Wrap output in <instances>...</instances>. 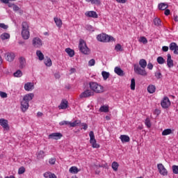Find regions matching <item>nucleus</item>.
I'll return each instance as SVG.
<instances>
[{
	"label": "nucleus",
	"instance_id": "f257e3e1",
	"mask_svg": "<svg viewBox=\"0 0 178 178\" xmlns=\"http://www.w3.org/2000/svg\"><path fill=\"white\" fill-rule=\"evenodd\" d=\"M34 98V93H29L24 96L22 100L21 101V109L22 112H26L29 109V102Z\"/></svg>",
	"mask_w": 178,
	"mask_h": 178
},
{
	"label": "nucleus",
	"instance_id": "f03ea898",
	"mask_svg": "<svg viewBox=\"0 0 178 178\" xmlns=\"http://www.w3.org/2000/svg\"><path fill=\"white\" fill-rule=\"evenodd\" d=\"M89 88L90 91H92V92H95L96 94L104 92V86L97 82H89Z\"/></svg>",
	"mask_w": 178,
	"mask_h": 178
},
{
	"label": "nucleus",
	"instance_id": "7ed1b4c3",
	"mask_svg": "<svg viewBox=\"0 0 178 178\" xmlns=\"http://www.w3.org/2000/svg\"><path fill=\"white\" fill-rule=\"evenodd\" d=\"M97 40L100 42H111L113 41H115L113 36L108 35L106 33H101L97 35Z\"/></svg>",
	"mask_w": 178,
	"mask_h": 178
},
{
	"label": "nucleus",
	"instance_id": "20e7f679",
	"mask_svg": "<svg viewBox=\"0 0 178 178\" xmlns=\"http://www.w3.org/2000/svg\"><path fill=\"white\" fill-rule=\"evenodd\" d=\"M22 37L24 40H29L30 38V31H29V24L27 22H23L22 24Z\"/></svg>",
	"mask_w": 178,
	"mask_h": 178
},
{
	"label": "nucleus",
	"instance_id": "39448f33",
	"mask_svg": "<svg viewBox=\"0 0 178 178\" xmlns=\"http://www.w3.org/2000/svg\"><path fill=\"white\" fill-rule=\"evenodd\" d=\"M79 49L81 54L83 55H89L90 54V49L87 47V44L84 40H81L79 41Z\"/></svg>",
	"mask_w": 178,
	"mask_h": 178
},
{
	"label": "nucleus",
	"instance_id": "423d86ee",
	"mask_svg": "<svg viewBox=\"0 0 178 178\" xmlns=\"http://www.w3.org/2000/svg\"><path fill=\"white\" fill-rule=\"evenodd\" d=\"M134 70L135 73H136V74H139L140 76H143V77H145V76H147L148 74L145 69L140 67V65L137 64L134 65Z\"/></svg>",
	"mask_w": 178,
	"mask_h": 178
},
{
	"label": "nucleus",
	"instance_id": "0eeeda50",
	"mask_svg": "<svg viewBox=\"0 0 178 178\" xmlns=\"http://www.w3.org/2000/svg\"><path fill=\"white\" fill-rule=\"evenodd\" d=\"M80 123H81V121L80 120H75L73 122L64 120V121H61L59 123V124L60 126H67V124H69L70 127H76V126H79Z\"/></svg>",
	"mask_w": 178,
	"mask_h": 178
},
{
	"label": "nucleus",
	"instance_id": "6e6552de",
	"mask_svg": "<svg viewBox=\"0 0 178 178\" xmlns=\"http://www.w3.org/2000/svg\"><path fill=\"white\" fill-rule=\"evenodd\" d=\"M90 143L92 144V148H99V145L97 143V140H95V136L94 135V131H90L89 133Z\"/></svg>",
	"mask_w": 178,
	"mask_h": 178
},
{
	"label": "nucleus",
	"instance_id": "1a4fd4ad",
	"mask_svg": "<svg viewBox=\"0 0 178 178\" xmlns=\"http://www.w3.org/2000/svg\"><path fill=\"white\" fill-rule=\"evenodd\" d=\"M94 95V92H92L91 90L88 89L83 91L81 95H79V98H90V97H92Z\"/></svg>",
	"mask_w": 178,
	"mask_h": 178
},
{
	"label": "nucleus",
	"instance_id": "9d476101",
	"mask_svg": "<svg viewBox=\"0 0 178 178\" xmlns=\"http://www.w3.org/2000/svg\"><path fill=\"white\" fill-rule=\"evenodd\" d=\"M157 169L161 176H168V170L165 168V166L162 163L157 164Z\"/></svg>",
	"mask_w": 178,
	"mask_h": 178
},
{
	"label": "nucleus",
	"instance_id": "9b49d317",
	"mask_svg": "<svg viewBox=\"0 0 178 178\" xmlns=\"http://www.w3.org/2000/svg\"><path fill=\"white\" fill-rule=\"evenodd\" d=\"M62 137H63V135L61 133L55 132L49 134L48 138L49 140H60Z\"/></svg>",
	"mask_w": 178,
	"mask_h": 178
},
{
	"label": "nucleus",
	"instance_id": "f8f14e48",
	"mask_svg": "<svg viewBox=\"0 0 178 178\" xmlns=\"http://www.w3.org/2000/svg\"><path fill=\"white\" fill-rule=\"evenodd\" d=\"M161 105L163 109H168L170 106V100L169 97H165L161 102Z\"/></svg>",
	"mask_w": 178,
	"mask_h": 178
},
{
	"label": "nucleus",
	"instance_id": "ddd939ff",
	"mask_svg": "<svg viewBox=\"0 0 178 178\" xmlns=\"http://www.w3.org/2000/svg\"><path fill=\"white\" fill-rule=\"evenodd\" d=\"M0 125L4 129V130H10L9 122L3 118L0 119Z\"/></svg>",
	"mask_w": 178,
	"mask_h": 178
},
{
	"label": "nucleus",
	"instance_id": "4468645a",
	"mask_svg": "<svg viewBox=\"0 0 178 178\" xmlns=\"http://www.w3.org/2000/svg\"><path fill=\"white\" fill-rule=\"evenodd\" d=\"M170 51H173L175 55H178V45L176 42H171L169 45Z\"/></svg>",
	"mask_w": 178,
	"mask_h": 178
},
{
	"label": "nucleus",
	"instance_id": "2eb2a0df",
	"mask_svg": "<svg viewBox=\"0 0 178 178\" xmlns=\"http://www.w3.org/2000/svg\"><path fill=\"white\" fill-rule=\"evenodd\" d=\"M33 45L35 48H40L42 45V40L40 38H35L33 39Z\"/></svg>",
	"mask_w": 178,
	"mask_h": 178
},
{
	"label": "nucleus",
	"instance_id": "dca6fc26",
	"mask_svg": "<svg viewBox=\"0 0 178 178\" xmlns=\"http://www.w3.org/2000/svg\"><path fill=\"white\" fill-rule=\"evenodd\" d=\"M19 69H24V67H26V65H27V62L26 61V58L23 56L19 57Z\"/></svg>",
	"mask_w": 178,
	"mask_h": 178
},
{
	"label": "nucleus",
	"instance_id": "f3484780",
	"mask_svg": "<svg viewBox=\"0 0 178 178\" xmlns=\"http://www.w3.org/2000/svg\"><path fill=\"white\" fill-rule=\"evenodd\" d=\"M87 17H92L93 19H98V14L95 11H87L85 13Z\"/></svg>",
	"mask_w": 178,
	"mask_h": 178
},
{
	"label": "nucleus",
	"instance_id": "a211bd4d",
	"mask_svg": "<svg viewBox=\"0 0 178 178\" xmlns=\"http://www.w3.org/2000/svg\"><path fill=\"white\" fill-rule=\"evenodd\" d=\"M69 102L66 99H63L60 104L58 106L59 109H67Z\"/></svg>",
	"mask_w": 178,
	"mask_h": 178
},
{
	"label": "nucleus",
	"instance_id": "6ab92c4d",
	"mask_svg": "<svg viewBox=\"0 0 178 178\" xmlns=\"http://www.w3.org/2000/svg\"><path fill=\"white\" fill-rule=\"evenodd\" d=\"M167 66L168 67H173L175 66V64L173 63V60H172V56L170 54H168L167 55Z\"/></svg>",
	"mask_w": 178,
	"mask_h": 178
},
{
	"label": "nucleus",
	"instance_id": "aec40b11",
	"mask_svg": "<svg viewBox=\"0 0 178 178\" xmlns=\"http://www.w3.org/2000/svg\"><path fill=\"white\" fill-rule=\"evenodd\" d=\"M24 90L26 91H31V90H34V83L31 82H28L25 83Z\"/></svg>",
	"mask_w": 178,
	"mask_h": 178
},
{
	"label": "nucleus",
	"instance_id": "412c9836",
	"mask_svg": "<svg viewBox=\"0 0 178 178\" xmlns=\"http://www.w3.org/2000/svg\"><path fill=\"white\" fill-rule=\"evenodd\" d=\"M114 72L118 76H124V72H123L122 69L119 67H115L114 69Z\"/></svg>",
	"mask_w": 178,
	"mask_h": 178
},
{
	"label": "nucleus",
	"instance_id": "4be33fe9",
	"mask_svg": "<svg viewBox=\"0 0 178 178\" xmlns=\"http://www.w3.org/2000/svg\"><path fill=\"white\" fill-rule=\"evenodd\" d=\"M15 56L14 53H8L6 59L8 62H13V60H15Z\"/></svg>",
	"mask_w": 178,
	"mask_h": 178
},
{
	"label": "nucleus",
	"instance_id": "5701e85b",
	"mask_svg": "<svg viewBox=\"0 0 178 178\" xmlns=\"http://www.w3.org/2000/svg\"><path fill=\"white\" fill-rule=\"evenodd\" d=\"M120 138L122 143H129V141H130V137L127 135H121Z\"/></svg>",
	"mask_w": 178,
	"mask_h": 178
},
{
	"label": "nucleus",
	"instance_id": "b1692460",
	"mask_svg": "<svg viewBox=\"0 0 178 178\" xmlns=\"http://www.w3.org/2000/svg\"><path fill=\"white\" fill-rule=\"evenodd\" d=\"M153 22L154 26H156V27H161V26H162V21L158 17L154 18Z\"/></svg>",
	"mask_w": 178,
	"mask_h": 178
},
{
	"label": "nucleus",
	"instance_id": "393cba45",
	"mask_svg": "<svg viewBox=\"0 0 178 178\" xmlns=\"http://www.w3.org/2000/svg\"><path fill=\"white\" fill-rule=\"evenodd\" d=\"M69 172H70V173H73L74 175H77V173H79V172H80V170H79V168H77V167H76V166H72L70 168Z\"/></svg>",
	"mask_w": 178,
	"mask_h": 178
},
{
	"label": "nucleus",
	"instance_id": "a878e982",
	"mask_svg": "<svg viewBox=\"0 0 178 178\" xmlns=\"http://www.w3.org/2000/svg\"><path fill=\"white\" fill-rule=\"evenodd\" d=\"M139 65L142 69H145V67H147V60L144 58L140 59L139 60Z\"/></svg>",
	"mask_w": 178,
	"mask_h": 178
},
{
	"label": "nucleus",
	"instance_id": "bb28decb",
	"mask_svg": "<svg viewBox=\"0 0 178 178\" xmlns=\"http://www.w3.org/2000/svg\"><path fill=\"white\" fill-rule=\"evenodd\" d=\"M156 90V88L154 85H149L147 87V91L149 94H154L155 92V90Z\"/></svg>",
	"mask_w": 178,
	"mask_h": 178
},
{
	"label": "nucleus",
	"instance_id": "cd10ccee",
	"mask_svg": "<svg viewBox=\"0 0 178 178\" xmlns=\"http://www.w3.org/2000/svg\"><path fill=\"white\" fill-rule=\"evenodd\" d=\"M65 52L70 56V58H73V56H74V50L70 48L65 49Z\"/></svg>",
	"mask_w": 178,
	"mask_h": 178
},
{
	"label": "nucleus",
	"instance_id": "c85d7f7f",
	"mask_svg": "<svg viewBox=\"0 0 178 178\" xmlns=\"http://www.w3.org/2000/svg\"><path fill=\"white\" fill-rule=\"evenodd\" d=\"M158 8L159 10H165V9H168V4L165 3H161L159 4Z\"/></svg>",
	"mask_w": 178,
	"mask_h": 178
},
{
	"label": "nucleus",
	"instance_id": "c756f323",
	"mask_svg": "<svg viewBox=\"0 0 178 178\" xmlns=\"http://www.w3.org/2000/svg\"><path fill=\"white\" fill-rule=\"evenodd\" d=\"M0 38L3 40V41L5 40H9V38H10V35L8 33H3L1 35Z\"/></svg>",
	"mask_w": 178,
	"mask_h": 178
},
{
	"label": "nucleus",
	"instance_id": "7c9ffc66",
	"mask_svg": "<svg viewBox=\"0 0 178 178\" xmlns=\"http://www.w3.org/2000/svg\"><path fill=\"white\" fill-rule=\"evenodd\" d=\"M44 65H46V66H48L49 67L52 66V60H51L50 58L47 57L44 60Z\"/></svg>",
	"mask_w": 178,
	"mask_h": 178
},
{
	"label": "nucleus",
	"instance_id": "2f4dec72",
	"mask_svg": "<svg viewBox=\"0 0 178 178\" xmlns=\"http://www.w3.org/2000/svg\"><path fill=\"white\" fill-rule=\"evenodd\" d=\"M102 75L104 80H108V79H109V76H111V74L108 72L103 71L102 72Z\"/></svg>",
	"mask_w": 178,
	"mask_h": 178
},
{
	"label": "nucleus",
	"instance_id": "473e14b6",
	"mask_svg": "<svg viewBox=\"0 0 178 178\" xmlns=\"http://www.w3.org/2000/svg\"><path fill=\"white\" fill-rule=\"evenodd\" d=\"M54 22L58 27H62V19L58 17H54Z\"/></svg>",
	"mask_w": 178,
	"mask_h": 178
},
{
	"label": "nucleus",
	"instance_id": "72a5a7b5",
	"mask_svg": "<svg viewBox=\"0 0 178 178\" xmlns=\"http://www.w3.org/2000/svg\"><path fill=\"white\" fill-rule=\"evenodd\" d=\"M100 112H104L106 113V112H109V106H102L99 108Z\"/></svg>",
	"mask_w": 178,
	"mask_h": 178
},
{
	"label": "nucleus",
	"instance_id": "f704fd0d",
	"mask_svg": "<svg viewBox=\"0 0 178 178\" xmlns=\"http://www.w3.org/2000/svg\"><path fill=\"white\" fill-rule=\"evenodd\" d=\"M36 55L37 56H38L39 60H44V54H42V52H41V51L38 50L36 51Z\"/></svg>",
	"mask_w": 178,
	"mask_h": 178
},
{
	"label": "nucleus",
	"instance_id": "c9c22d12",
	"mask_svg": "<svg viewBox=\"0 0 178 178\" xmlns=\"http://www.w3.org/2000/svg\"><path fill=\"white\" fill-rule=\"evenodd\" d=\"M13 76L14 77H22V76H23V72H22V70H17L14 72Z\"/></svg>",
	"mask_w": 178,
	"mask_h": 178
},
{
	"label": "nucleus",
	"instance_id": "e433bc0d",
	"mask_svg": "<svg viewBox=\"0 0 178 178\" xmlns=\"http://www.w3.org/2000/svg\"><path fill=\"white\" fill-rule=\"evenodd\" d=\"M172 134V130L170 129H164L162 132V136H169Z\"/></svg>",
	"mask_w": 178,
	"mask_h": 178
},
{
	"label": "nucleus",
	"instance_id": "4c0bfd02",
	"mask_svg": "<svg viewBox=\"0 0 178 178\" xmlns=\"http://www.w3.org/2000/svg\"><path fill=\"white\" fill-rule=\"evenodd\" d=\"M115 50L117 52H122L123 51V48H122V44H117L115 47Z\"/></svg>",
	"mask_w": 178,
	"mask_h": 178
},
{
	"label": "nucleus",
	"instance_id": "58836bf2",
	"mask_svg": "<svg viewBox=\"0 0 178 178\" xmlns=\"http://www.w3.org/2000/svg\"><path fill=\"white\" fill-rule=\"evenodd\" d=\"M145 124L147 126V129H150L152 124H151V120H149V118H147L145 120Z\"/></svg>",
	"mask_w": 178,
	"mask_h": 178
},
{
	"label": "nucleus",
	"instance_id": "ea45409f",
	"mask_svg": "<svg viewBox=\"0 0 178 178\" xmlns=\"http://www.w3.org/2000/svg\"><path fill=\"white\" fill-rule=\"evenodd\" d=\"M165 60L163 58V57L162 56H159L157 58V63H159V65H163V63H165Z\"/></svg>",
	"mask_w": 178,
	"mask_h": 178
},
{
	"label": "nucleus",
	"instance_id": "a19ab883",
	"mask_svg": "<svg viewBox=\"0 0 178 178\" xmlns=\"http://www.w3.org/2000/svg\"><path fill=\"white\" fill-rule=\"evenodd\" d=\"M86 2H90L92 5H99L101 1L99 0H86Z\"/></svg>",
	"mask_w": 178,
	"mask_h": 178
},
{
	"label": "nucleus",
	"instance_id": "79ce46f5",
	"mask_svg": "<svg viewBox=\"0 0 178 178\" xmlns=\"http://www.w3.org/2000/svg\"><path fill=\"white\" fill-rule=\"evenodd\" d=\"M131 90H136V79H134V78H133L131 80Z\"/></svg>",
	"mask_w": 178,
	"mask_h": 178
},
{
	"label": "nucleus",
	"instance_id": "37998d69",
	"mask_svg": "<svg viewBox=\"0 0 178 178\" xmlns=\"http://www.w3.org/2000/svg\"><path fill=\"white\" fill-rule=\"evenodd\" d=\"M111 166H112L113 170H115L116 172V170H118V168H119V163H118V162H116V161H113L112 163Z\"/></svg>",
	"mask_w": 178,
	"mask_h": 178
},
{
	"label": "nucleus",
	"instance_id": "c03bdc74",
	"mask_svg": "<svg viewBox=\"0 0 178 178\" xmlns=\"http://www.w3.org/2000/svg\"><path fill=\"white\" fill-rule=\"evenodd\" d=\"M139 42H143V44H147V42H148V40H147V38L142 36L139 39Z\"/></svg>",
	"mask_w": 178,
	"mask_h": 178
},
{
	"label": "nucleus",
	"instance_id": "a18cd8bd",
	"mask_svg": "<svg viewBox=\"0 0 178 178\" xmlns=\"http://www.w3.org/2000/svg\"><path fill=\"white\" fill-rule=\"evenodd\" d=\"M172 172L174 175H178V165H172Z\"/></svg>",
	"mask_w": 178,
	"mask_h": 178
},
{
	"label": "nucleus",
	"instance_id": "49530a36",
	"mask_svg": "<svg viewBox=\"0 0 178 178\" xmlns=\"http://www.w3.org/2000/svg\"><path fill=\"white\" fill-rule=\"evenodd\" d=\"M154 76L157 79H162V73L160 71L156 72Z\"/></svg>",
	"mask_w": 178,
	"mask_h": 178
},
{
	"label": "nucleus",
	"instance_id": "de8ad7c7",
	"mask_svg": "<svg viewBox=\"0 0 178 178\" xmlns=\"http://www.w3.org/2000/svg\"><path fill=\"white\" fill-rule=\"evenodd\" d=\"M86 30H88V31H95V29H94L93 26L91 25H86Z\"/></svg>",
	"mask_w": 178,
	"mask_h": 178
},
{
	"label": "nucleus",
	"instance_id": "09e8293b",
	"mask_svg": "<svg viewBox=\"0 0 178 178\" xmlns=\"http://www.w3.org/2000/svg\"><path fill=\"white\" fill-rule=\"evenodd\" d=\"M24 172H26V168H24V167H23V166L19 168L18 170L19 175H23V173H24Z\"/></svg>",
	"mask_w": 178,
	"mask_h": 178
},
{
	"label": "nucleus",
	"instance_id": "8fccbe9b",
	"mask_svg": "<svg viewBox=\"0 0 178 178\" xmlns=\"http://www.w3.org/2000/svg\"><path fill=\"white\" fill-rule=\"evenodd\" d=\"M95 65V60L92 58L88 61V66H94Z\"/></svg>",
	"mask_w": 178,
	"mask_h": 178
},
{
	"label": "nucleus",
	"instance_id": "3c124183",
	"mask_svg": "<svg viewBox=\"0 0 178 178\" xmlns=\"http://www.w3.org/2000/svg\"><path fill=\"white\" fill-rule=\"evenodd\" d=\"M0 97L1 98H8V94L5 92H0Z\"/></svg>",
	"mask_w": 178,
	"mask_h": 178
},
{
	"label": "nucleus",
	"instance_id": "603ef678",
	"mask_svg": "<svg viewBox=\"0 0 178 178\" xmlns=\"http://www.w3.org/2000/svg\"><path fill=\"white\" fill-rule=\"evenodd\" d=\"M49 162L50 165H55V162H56V159H50Z\"/></svg>",
	"mask_w": 178,
	"mask_h": 178
},
{
	"label": "nucleus",
	"instance_id": "864d4df0",
	"mask_svg": "<svg viewBox=\"0 0 178 178\" xmlns=\"http://www.w3.org/2000/svg\"><path fill=\"white\" fill-rule=\"evenodd\" d=\"M147 69H149V70H152V69H154V65H152L151 63H149L147 64Z\"/></svg>",
	"mask_w": 178,
	"mask_h": 178
},
{
	"label": "nucleus",
	"instance_id": "5fc2aeb1",
	"mask_svg": "<svg viewBox=\"0 0 178 178\" xmlns=\"http://www.w3.org/2000/svg\"><path fill=\"white\" fill-rule=\"evenodd\" d=\"M162 51H163V52H168V51H169V47H168V46H163V47H162Z\"/></svg>",
	"mask_w": 178,
	"mask_h": 178
},
{
	"label": "nucleus",
	"instance_id": "6e6d98bb",
	"mask_svg": "<svg viewBox=\"0 0 178 178\" xmlns=\"http://www.w3.org/2000/svg\"><path fill=\"white\" fill-rule=\"evenodd\" d=\"M0 27L1 29H3L4 30H6L8 29V25H6L5 24H0Z\"/></svg>",
	"mask_w": 178,
	"mask_h": 178
},
{
	"label": "nucleus",
	"instance_id": "4d7b16f0",
	"mask_svg": "<svg viewBox=\"0 0 178 178\" xmlns=\"http://www.w3.org/2000/svg\"><path fill=\"white\" fill-rule=\"evenodd\" d=\"M81 126L83 127V130H87V129H88V125L86 123H82Z\"/></svg>",
	"mask_w": 178,
	"mask_h": 178
},
{
	"label": "nucleus",
	"instance_id": "13d9d810",
	"mask_svg": "<svg viewBox=\"0 0 178 178\" xmlns=\"http://www.w3.org/2000/svg\"><path fill=\"white\" fill-rule=\"evenodd\" d=\"M154 115H161V110L156 108L154 110Z\"/></svg>",
	"mask_w": 178,
	"mask_h": 178
},
{
	"label": "nucleus",
	"instance_id": "bf43d9fd",
	"mask_svg": "<svg viewBox=\"0 0 178 178\" xmlns=\"http://www.w3.org/2000/svg\"><path fill=\"white\" fill-rule=\"evenodd\" d=\"M13 10H15V12H17V10H19V8L17 5L14 4V6H13Z\"/></svg>",
	"mask_w": 178,
	"mask_h": 178
},
{
	"label": "nucleus",
	"instance_id": "052dcab7",
	"mask_svg": "<svg viewBox=\"0 0 178 178\" xmlns=\"http://www.w3.org/2000/svg\"><path fill=\"white\" fill-rule=\"evenodd\" d=\"M164 15H165V16H169V15H170V10L166 9V10L164 11Z\"/></svg>",
	"mask_w": 178,
	"mask_h": 178
},
{
	"label": "nucleus",
	"instance_id": "680f3d73",
	"mask_svg": "<svg viewBox=\"0 0 178 178\" xmlns=\"http://www.w3.org/2000/svg\"><path fill=\"white\" fill-rule=\"evenodd\" d=\"M51 172H45L44 174V177H45V178H50L51 177Z\"/></svg>",
	"mask_w": 178,
	"mask_h": 178
},
{
	"label": "nucleus",
	"instance_id": "e2e57ef3",
	"mask_svg": "<svg viewBox=\"0 0 178 178\" xmlns=\"http://www.w3.org/2000/svg\"><path fill=\"white\" fill-rule=\"evenodd\" d=\"M115 1L118 3H126V2H127V0H115Z\"/></svg>",
	"mask_w": 178,
	"mask_h": 178
},
{
	"label": "nucleus",
	"instance_id": "0e129e2a",
	"mask_svg": "<svg viewBox=\"0 0 178 178\" xmlns=\"http://www.w3.org/2000/svg\"><path fill=\"white\" fill-rule=\"evenodd\" d=\"M44 151L40 150V151L39 152V153H38V155H39V156H40L41 158H42V156H44Z\"/></svg>",
	"mask_w": 178,
	"mask_h": 178
},
{
	"label": "nucleus",
	"instance_id": "69168bd1",
	"mask_svg": "<svg viewBox=\"0 0 178 178\" xmlns=\"http://www.w3.org/2000/svg\"><path fill=\"white\" fill-rule=\"evenodd\" d=\"M70 72L71 74H73V73H76V68H71Z\"/></svg>",
	"mask_w": 178,
	"mask_h": 178
},
{
	"label": "nucleus",
	"instance_id": "338daca9",
	"mask_svg": "<svg viewBox=\"0 0 178 178\" xmlns=\"http://www.w3.org/2000/svg\"><path fill=\"white\" fill-rule=\"evenodd\" d=\"M54 76L56 79H60V75L58 73L54 74Z\"/></svg>",
	"mask_w": 178,
	"mask_h": 178
},
{
	"label": "nucleus",
	"instance_id": "774afa93",
	"mask_svg": "<svg viewBox=\"0 0 178 178\" xmlns=\"http://www.w3.org/2000/svg\"><path fill=\"white\" fill-rule=\"evenodd\" d=\"M50 178H56V175L50 172Z\"/></svg>",
	"mask_w": 178,
	"mask_h": 178
}]
</instances>
